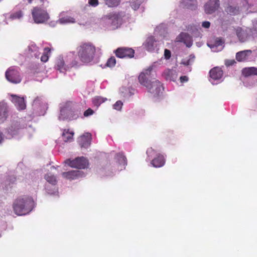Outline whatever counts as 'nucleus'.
Segmentation results:
<instances>
[{"label":"nucleus","mask_w":257,"mask_h":257,"mask_svg":"<svg viewBox=\"0 0 257 257\" xmlns=\"http://www.w3.org/2000/svg\"><path fill=\"white\" fill-rule=\"evenodd\" d=\"M12 206L14 212L16 215H25L33 210L34 201L30 196L22 195L18 196L14 200Z\"/></svg>","instance_id":"nucleus-1"},{"label":"nucleus","mask_w":257,"mask_h":257,"mask_svg":"<svg viewBox=\"0 0 257 257\" xmlns=\"http://www.w3.org/2000/svg\"><path fill=\"white\" fill-rule=\"evenodd\" d=\"M77 51L78 58L81 63L87 64L93 60L96 48L91 43L84 42L78 46Z\"/></svg>","instance_id":"nucleus-2"},{"label":"nucleus","mask_w":257,"mask_h":257,"mask_svg":"<svg viewBox=\"0 0 257 257\" xmlns=\"http://www.w3.org/2000/svg\"><path fill=\"white\" fill-rule=\"evenodd\" d=\"M32 15L34 21L37 24L44 23L49 19V15L47 11L38 6L33 8Z\"/></svg>","instance_id":"nucleus-3"},{"label":"nucleus","mask_w":257,"mask_h":257,"mask_svg":"<svg viewBox=\"0 0 257 257\" xmlns=\"http://www.w3.org/2000/svg\"><path fill=\"white\" fill-rule=\"evenodd\" d=\"M153 68V66H149L147 69L144 70L138 77L140 83L146 87L147 89H149L150 90L151 89V87L150 86V82L151 81L150 79Z\"/></svg>","instance_id":"nucleus-4"},{"label":"nucleus","mask_w":257,"mask_h":257,"mask_svg":"<svg viewBox=\"0 0 257 257\" xmlns=\"http://www.w3.org/2000/svg\"><path fill=\"white\" fill-rule=\"evenodd\" d=\"M65 163L72 168L82 169L87 168L88 166V160L84 157H77L74 160L67 159L65 161Z\"/></svg>","instance_id":"nucleus-5"},{"label":"nucleus","mask_w":257,"mask_h":257,"mask_svg":"<svg viewBox=\"0 0 257 257\" xmlns=\"http://www.w3.org/2000/svg\"><path fill=\"white\" fill-rule=\"evenodd\" d=\"M7 79L13 83H19L21 81L19 72L18 69L14 67H11L6 72Z\"/></svg>","instance_id":"nucleus-6"},{"label":"nucleus","mask_w":257,"mask_h":257,"mask_svg":"<svg viewBox=\"0 0 257 257\" xmlns=\"http://www.w3.org/2000/svg\"><path fill=\"white\" fill-rule=\"evenodd\" d=\"M116 56L119 58H132L135 55V50L128 47H119L114 51Z\"/></svg>","instance_id":"nucleus-7"},{"label":"nucleus","mask_w":257,"mask_h":257,"mask_svg":"<svg viewBox=\"0 0 257 257\" xmlns=\"http://www.w3.org/2000/svg\"><path fill=\"white\" fill-rule=\"evenodd\" d=\"M219 5V0H209L204 5L205 12L207 14H211L218 9Z\"/></svg>","instance_id":"nucleus-8"},{"label":"nucleus","mask_w":257,"mask_h":257,"mask_svg":"<svg viewBox=\"0 0 257 257\" xmlns=\"http://www.w3.org/2000/svg\"><path fill=\"white\" fill-rule=\"evenodd\" d=\"M252 51L250 50H246L239 51L236 54L235 58L238 62H244L247 61L251 55Z\"/></svg>","instance_id":"nucleus-9"},{"label":"nucleus","mask_w":257,"mask_h":257,"mask_svg":"<svg viewBox=\"0 0 257 257\" xmlns=\"http://www.w3.org/2000/svg\"><path fill=\"white\" fill-rule=\"evenodd\" d=\"M91 140V135L90 133H85L81 136L79 141V145L81 148H88L90 145Z\"/></svg>","instance_id":"nucleus-10"},{"label":"nucleus","mask_w":257,"mask_h":257,"mask_svg":"<svg viewBox=\"0 0 257 257\" xmlns=\"http://www.w3.org/2000/svg\"><path fill=\"white\" fill-rule=\"evenodd\" d=\"M223 73V70L219 67H215L209 71L210 77L215 80L221 78Z\"/></svg>","instance_id":"nucleus-11"},{"label":"nucleus","mask_w":257,"mask_h":257,"mask_svg":"<svg viewBox=\"0 0 257 257\" xmlns=\"http://www.w3.org/2000/svg\"><path fill=\"white\" fill-rule=\"evenodd\" d=\"M162 76L166 80L174 81L177 77L176 72L173 69H166L162 73Z\"/></svg>","instance_id":"nucleus-12"},{"label":"nucleus","mask_w":257,"mask_h":257,"mask_svg":"<svg viewBox=\"0 0 257 257\" xmlns=\"http://www.w3.org/2000/svg\"><path fill=\"white\" fill-rule=\"evenodd\" d=\"M150 86L151 87V89H147L148 91L151 93L158 94L161 90L162 84L159 80H155L150 82Z\"/></svg>","instance_id":"nucleus-13"},{"label":"nucleus","mask_w":257,"mask_h":257,"mask_svg":"<svg viewBox=\"0 0 257 257\" xmlns=\"http://www.w3.org/2000/svg\"><path fill=\"white\" fill-rule=\"evenodd\" d=\"M156 41L155 38L152 37H148L145 43L143 44L144 48L148 51L152 52L155 49V43Z\"/></svg>","instance_id":"nucleus-14"},{"label":"nucleus","mask_w":257,"mask_h":257,"mask_svg":"<svg viewBox=\"0 0 257 257\" xmlns=\"http://www.w3.org/2000/svg\"><path fill=\"white\" fill-rule=\"evenodd\" d=\"M165 163L164 157L162 155H159L157 157L154 158L151 162V164L153 167L159 168L163 166Z\"/></svg>","instance_id":"nucleus-15"},{"label":"nucleus","mask_w":257,"mask_h":257,"mask_svg":"<svg viewBox=\"0 0 257 257\" xmlns=\"http://www.w3.org/2000/svg\"><path fill=\"white\" fill-rule=\"evenodd\" d=\"M13 101L19 110H23L26 108V103L23 97H20L16 95L13 96Z\"/></svg>","instance_id":"nucleus-16"},{"label":"nucleus","mask_w":257,"mask_h":257,"mask_svg":"<svg viewBox=\"0 0 257 257\" xmlns=\"http://www.w3.org/2000/svg\"><path fill=\"white\" fill-rule=\"evenodd\" d=\"M62 176L67 179L74 180L77 178L81 175V172L79 170H73L67 172H63Z\"/></svg>","instance_id":"nucleus-17"},{"label":"nucleus","mask_w":257,"mask_h":257,"mask_svg":"<svg viewBox=\"0 0 257 257\" xmlns=\"http://www.w3.org/2000/svg\"><path fill=\"white\" fill-rule=\"evenodd\" d=\"M181 7L183 8L195 10L197 7L196 0H182Z\"/></svg>","instance_id":"nucleus-18"},{"label":"nucleus","mask_w":257,"mask_h":257,"mask_svg":"<svg viewBox=\"0 0 257 257\" xmlns=\"http://www.w3.org/2000/svg\"><path fill=\"white\" fill-rule=\"evenodd\" d=\"M74 133L70 131L69 129H65L63 130L62 136L63 141L65 142H71L73 140Z\"/></svg>","instance_id":"nucleus-19"},{"label":"nucleus","mask_w":257,"mask_h":257,"mask_svg":"<svg viewBox=\"0 0 257 257\" xmlns=\"http://www.w3.org/2000/svg\"><path fill=\"white\" fill-rule=\"evenodd\" d=\"M242 73V74L245 77L252 75H257V68L253 67L245 68L243 69Z\"/></svg>","instance_id":"nucleus-20"},{"label":"nucleus","mask_w":257,"mask_h":257,"mask_svg":"<svg viewBox=\"0 0 257 257\" xmlns=\"http://www.w3.org/2000/svg\"><path fill=\"white\" fill-rule=\"evenodd\" d=\"M178 39V41L182 42H184L187 45V46L189 47L190 46V44H188L187 42H189L191 43V37L189 34L185 33H181Z\"/></svg>","instance_id":"nucleus-21"},{"label":"nucleus","mask_w":257,"mask_h":257,"mask_svg":"<svg viewBox=\"0 0 257 257\" xmlns=\"http://www.w3.org/2000/svg\"><path fill=\"white\" fill-rule=\"evenodd\" d=\"M56 67L61 72H64L69 69V67L65 65L64 60L61 59L57 61Z\"/></svg>","instance_id":"nucleus-22"},{"label":"nucleus","mask_w":257,"mask_h":257,"mask_svg":"<svg viewBox=\"0 0 257 257\" xmlns=\"http://www.w3.org/2000/svg\"><path fill=\"white\" fill-rule=\"evenodd\" d=\"M236 34L239 40L241 42H243L247 37L246 33L239 27L236 29Z\"/></svg>","instance_id":"nucleus-23"},{"label":"nucleus","mask_w":257,"mask_h":257,"mask_svg":"<svg viewBox=\"0 0 257 257\" xmlns=\"http://www.w3.org/2000/svg\"><path fill=\"white\" fill-rule=\"evenodd\" d=\"M107 100V98L101 96H97L93 98L92 103L93 105L97 107L99 106L101 104L105 102Z\"/></svg>","instance_id":"nucleus-24"},{"label":"nucleus","mask_w":257,"mask_h":257,"mask_svg":"<svg viewBox=\"0 0 257 257\" xmlns=\"http://www.w3.org/2000/svg\"><path fill=\"white\" fill-rule=\"evenodd\" d=\"M59 22L61 24H65L68 23H74L75 22V19L70 17V16H66V17H62L59 20Z\"/></svg>","instance_id":"nucleus-25"},{"label":"nucleus","mask_w":257,"mask_h":257,"mask_svg":"<svg viewBox=\"0 0 257 257\" xmlns=\"http://www.w3.org/2000/svg\"><path fill=\"white\" fill-rule=\"evenodd\" d=\"M51 49L49 47H46L44 49V52L41 57V61L46 62L48 61L49 56V54L51 52Z\"/></svg>","instance_id":"nucleus-26"},{"label":"nucleus","mask_w":257,"mask_h":257,"mask_svg":"<svg viewBox=\"0 0 257 257\" xmlns=\"http://www.w3.org/2000/svg\"><path fill=\"white\" fill-rule=\"evenodd\" d=\"M45 179L48 182L52 185H55L57 184V181L55 176L50 173L47 174L45 176Z\"/></svg>","instance_id":"nucleus-27"},{"label":"nucleus","mask_w":257,"mask_h":257,"mask_svg":"<svg viewBox=\"0 0 257 257\" xmlns=\"http://www.w3.org/2000/svg\"><path fill=\"white\" fill-rule=\"evenodd\" d=\"M225 11L228 14L234 15L238 13L239 8L238 7L229 6L225 9Z\"/></svg>","instance_id":"nucleus-28"},{"label":"nucleus","mask_w":257,"mask_h":257,"mask_svg":"<svg viewBox=\"0 0 257 257\" xmlns=\"http://www.w3.org/2000/svg\"><path fill=\"white\" fill-rule=\"evenodd\" d=\"M116 159L118 161L119 164L125 165L126 164V158L122 153H118L116 155Z\"/></svg>","instance_id":"nucleus-29"},{"label":"nucleus","mask_w":257,"mask_h":257,"mask_svg":"<svg viewBox=\"0 0 257 257\" xmlns=\"http://www.w3.org/2000/svg\"><path fill=\"white\" fill-rule=\"evenodd\" d=\"M7 109L4 105H0V120H3L7 118Z\"/></svg>","instance_id":"nucleus-30"},{"label":"nucleus","mask_w":257,"mask_h":257,"mask_svg":"<svg viewBox=\"0 0 257 257\" xmlns=\"http://www.w3.org/2000/svg\"><path fill=\"white\" fill-rule=\"evenodd\" d=\"M144 0H132L131 6L134 10H138L140 5L143 3Z\"/></svg>","instance_id":"nucleus-31"},{"label":"nucleus","mask_w":257,"mask_h":257,"mask_svg":"<svg viewBox=\"0 0 257 257\" xmlns=\"http://www.w3.org/2000/svg\"><path fill=\"white\" fill-rule=\"evenodd\" d=\"M23 16V12L19 10L11 14L10 19L11 20L20 19Z\"/></svg>","instance_id":"nucleus-32"},{"label":"nucleus","mask_w":257,"mask_h":257,"mask_svg":"<svg viewBox=\"0 0 257 257\" xmlns=\"http://www.w3.org/2000/svg\"><path fill=\"white\" fill-rule=\"evenodd\" d=\"M104 1L109 7H117L120 3V0H104Z\"/></svg>","instance_id":"nucleus-33"},{"label":"nucleus","mask_w":257,"mask_h":257,"mask_svg":"<svg viewBox=\"0 0 257 257\" xmlns=\"http://www.w3.org/2000/svg\"><path fill=\"white\" fill-rule=\"evenodd\" d=\"M116 64V59L114 57L111 56L107 61L106 66L108 67H112L115 66Z\"/></svg>","instance_id":"nucleus-34"},{"label":"nucleus","mask_w":257,"mask_h":257,"mask_svg":"<svg viewBox=\"0 0 257 257\" xmlns=\"http://www.w3.org/2000/svg\"><path fill=\"white\" fill-rule=\"evenodd\" d=\"M122 105V102L120 100H118L113 104V108L115 110H120Z\"/></svg>","instance_id":"nucleus-35"},{"label":"nucleus","mask_w":257,"mask_h":257,"mask_svg":"<svg viewBox=\"0 0 257 257\" xmlns=\"http://www.w3.org/2000/svg\"><path fill=\"white\" fill-rule=\"evenodd\" d=\"M24 2H27L28 4H32L34 0H23ZM40 5L43 6L45 3H48L47 0H39Z\"/></svg>","instance_id":"nucleus-36"},{"label":"nucleus","mask_w":257,"mask_h":257,"mask_svg":"<svg viewBox=\"0 0 257 257\" xmlns=\"http://www.w3.org/2000/svg\"><path fill=\"white\" fill-rule=\"evenodd\" d=\"M93 113H94V111L92 109L88 108L86 111H84V116L85 117H87L89 115L93 114Z\"/></svg>","instance_id":"nucleus-37"},{"label":"nucleus","mask_w":257,"mask_h":257,"mask_svg":"<svg viewBox=\"0 0 257 257\" xmlns=\"http://www.w3.org/2000/svg\"><path fill=\"white\" fill-rule=\"evenodd\" d=\"M164 56L166 59H170L171 56L170 51L166 49L164 51Z\"/></svg>","instance_id":"nucleus-38"},{"label":"nucleus","mask_w":257,"mask_h":257,"mask_svg":"<svg viewBox=\"0 0 257 257\" xmlns=\"http://www.w3.org/2000/svg\"><path fill=\"white\" fill-rule=\"evenodd\" d=\"M88 3L92 7H96L98 5V0H89Z\"/></svg>","instance_id":"nucleus-39"},{"label":"nucleus","mask_w":257,"mask_h":257,"mask_svg":"<svg viewBox=\"0 0 257 257\" xmlns=\"http://www.w3.org/2000/svg\"><path fill=\"white\" fill-rule=\"evenodd\" d=\"M111 19L112 20H116L117 21L120 20L121 16L119 14H114L111 16Z\"/></svg>","instance_id":"nucleus-40"},{"label":"nucleus","mask_w":257,"mask_h":257,"mask_svg":"<svg viewBox=\"0 0 257 257\" xmlns=\"http://www.w3.org/2000/svg\"><path fill=\"white\" fill-rule=\"evenodd\" d=\"M235 61L234 60H228L225 61V65L226 66H231L235 63Z\"/></svg>","instance_id":"nucleus-41"},{"label":"nucleus","mask_w":257,"mask_h":257,"mask_svg":"<svg viewBox=\"0 0 257 257\" xmlns=\"http://www.w3.org/2000/svg\"><path fill=\"white\" fill-rule=\"evenodd\" d=\"M210 26V23L208 21H205L202 23V26L205 28H209Z\"/></svg>","instance_id":"nucleus-42"},{"label":"nucleus","mask_w":257,"mask_h":257,"mask_svg":"<svg viewBox=\"0 0 257 257\" xmlns=\"http://www.w3.org/2000/svg\"><path fill=\"white\" fill-rule=\"evenodd\" d=\"M180 80L181 83L186 82L188 81V77L186 76H182L180 77Z\"/></svg>","instance_id":"nucleus-43"},{"label":"nucleus","mask_w":257,"mask_h":257,"mask_svg":"<svg viewBox=\"0 0 257 257\" xmlns=\"http://www.w3.org/2000/svg\"><path fill=\"white\" fill-rule=\"evenodd\" d=\"M155 152V150L151 148L148 149L147 151V154H148V156H152Z\"/></svg>","instance_id":"nucleus-44"},{"label":"nucleus","mask_w":257,"mask_h":257,"mask_svg":"<svg viewBox=\"0 0 257 257\" xmlns=\"http://www.w3.org/2000/svg\"><path fill=\"white\" fill-rule=\"evenodd\" d=\"M8 181V184L11 185V184H13L16 181V178L15 177H10L9 180Z\"/></svg>","instance_id":"nucleus-45"},{"label":"nucleus","mask_w":257,"mask_h":257,"mask_svg":"<svg viewBox=\"0 0 257 257\" xmlns=\"http://www.w3.org/2000/svg\"><path fill=\"white\" fill-rule=\"evenodd\" d=\"M78 65V62L76 60H74L71 62L70 67H77Z\"/></svg>","instance_id":"nucleus-46"},{"label":"nucleus","mask_w":257,"mask_h":257,"mask_svg":"<svg viewBox=\"0 0 257 257\" xmlns=\"http://www.w3.org/2000/svg\"><path fill=\"white\" fill-rule=\"evenodd\" d=\"M3 140V138H2V133L0 132V143L2 142Z\"/></svg>","instance_id":"nucleus-47"}]
</instances>
